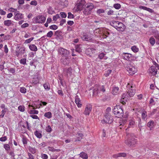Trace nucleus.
Masks as SVG:
<instances>
[{"label":"nucleus","mask_w":159,"mask_h":159,"mask_svg":"<svg viewBox=\"0 0 159 159\" xmlns=\"http://www.w3.org/2000/svg\"><path fill=\"white\" fill-rule=\"evenodd\" d=\"M110 24L118 31H123L125 29V25L122 23L118 21H111L110 22Z\"/></svg>","instance_id":"f257e3e1"},{"label":"nucleus","mask_w":159,"mask_h":159,"mask_svg":"<svg viewBox=\"0 0 159 159\" xmlns=\"http://www.w3.org/2000/svg\"><path fill=\"white\" fill-rule=\"evenodd\" d=\"M127 135L128 139L125 141V143L127 145L131 146L136 143V141L133 134H128Z\"/></svg>","instance_id":"f03ea898"},{"label":"nucleus","mask_w":159,"mask_h":159,"mask_svg":"<svg viewBox=\"0 0 159 159\" xmlns=\"http://www.w3.org/2000/svg\"><path fill=\"white\" fill-rule=\"evenodd\" d=\"M113 112L116 116L118 118L121 117L123 116V110L120 106H115L113 109Z\"/></svg>","instance_id":"7ed1b4c3"},{"label":"nucleus","mask_w":159,"mask_h":159,"mask_svg":"<svg viewBox=\"0 0 159 159\" xmlns=\"http://www.w3.org/2000/svg\"><path fill=\"white\" fill-rule=\"evenodd\" d=\"M25 51V48L24 47H20L19 46H17L16 47V50L15 51V56L17 57H19L20 56H21L23 54Z\"/></svg>","instance_id":"20e7f679"},{"label":"nucleus","mask_w":159,"mask_h":159,"mask_svg":"<svg viewBox=\"0 0 159 159\" xmlns=\"http://www.w3.org/2000/svg\"><path fill=\"white\" fill-rule=\"evenodd\" d=\"M46 18L43 16L39 15L33 19V21L36 23H43L46 20Z\"/></svg>","instance_id":"39448f33"},{"label":"nucleus","mask_w":159,"mask_h":159,"mask_svg":"<svg viewBox=\"0 0 159 159\" xmlns=\"http://www.w3.org/2000/svg\"><path fill=\"white\" fill-rule=\"evenodd\" d=\"M58 51L59 54L61 55V57H67L69 56L70 52L67 49L62 48H60L58 49Z\"/></svg>","instance_id":"423d86ee"},{"label":"nucleus","mask_w":159,"mask_h":159,"mask_svg":"<svg viewBox=\"0 0 159 159\" xmlns=\"http://www.w3.org/2000/svg\"><path fill=\"white\" fill-rule=\"evenodd\" d=\"M14 19L16 21H19L24 18V15L20 13L19 11H16L14 14Z\"/></svg>","instance_id":"0eeeda50"},{"label":"nucleus","mask_w":159,"mask_h":159,"mask_svg":"<svg viewBox=\"0 0 159 159\" xmlns=\"http://www.w3.org/2000/svg\"><path fill=\"white\" fill-rule=\"evenodd\" d=\"M81 38L83 40L89 41L90 42H93L94 40L91 37L89 36L86 34H84L81 36Z\"/></svg>","instance_id":"6e6552de"},{"label":"nucleus","mask_w":159,"mask_h":159,"mask_svg":"<svg viewBox=\"0 0 159 159\" xmlns=\"http://www.w3.org/2000/svg\"><path fill=\"white\" fill-rule=\"evenodd\" d=\"M106 89L104 86H96L95 87V91H100L101 92L99 93V95H102L105 91Z\"/></svg>","instance_id":"1a4fd4ad"},{"label":"nucleus","mask_w":159,"mask_h":159,"mask_svg":"<svg viewBox=\"0 0 159 159\" xmlns=\"http://www.w3.org/2000/svg\"><path fill=\"white\" fill-rule=\"evenodd\" d=\"M92 109V105L90 104H88L86 105L84 114L86 115H89Z\"/></svg>","instance_id":"9d476101"},{"label":"nucleus","mask_w":159,"mask_h":159,"mask_svg":"<svg viewBox=\"0 0 159 159\" xmlns=\"http://www.w3.org/2000/svg\"><path fill=\"white\" fill-rule=\"evenodd\" d=\"M122 56L124 59L127 61L129 60L130 57L135 58L134 55L128 53L124 52L122 54Z\"/></svg>","instance_id":"9b49d317"},{"label":"nucleus","mask_w":159,"mask_h":159,"mask_svg":"<svg viewBox=\"0 0 159 159\" xmlns=\"http://www.w3.org/2000/svg\"><path fill=\"white\" fill-rule=\"evenodd\" d=\"M112 120L113 119L110 115L106 114L103 120L106 123L111 124L112 122Z\"/></svg>","instance_id":"f8f14e48"},{"label":"nucleus","mask_w":159,"mask_h":159,"mask_svg":"<svg viewBox=\"0 0 159 159\" xmlns=\"http://www.w3.org/2000/svg\"><path fill=\"white\" fill-rule=\"evenodd\" d=\"M69 56H67V57H61V62L64 65H66L69 63Z\"/></svg>","instance_id":"ddd939ff"},{"label":"nucleus","mask_w":159,"mask_h":159,"mask_svg":"<svg viewBox=\"0 0 159 159\" xmlns=\"http://www.w3.org/2000/svg\"><path fill=\"white\" fill-rule=\"evenodd\" d=\"M75 102L78 107H81L82 106L81 102L78 96L76 95L75 98Z\"/></svg>","instance_id":"4468645a"},{"label":"nucleus","mask_w":159,"mask_h":159,"mask_svg":"<svg viewBox=\"0 0 159 159\" xmlns=\"http://www.w3.org/2000/svg\"><path fill=\"white\" fill-rule=\"evenodd\" d=\"M135 90L132 89H130L128 92H127V94L128 96L129 97H133L135 94Z\"/></svg>","instance_id":"2eb2a0df"},{"label":"nucleus","mask_w":159,"mask_h":159,"mask_svg":"<svg viewBox=\"0 0 159 159\" xmlns=\"http://www.w3.org/2000/svg\"><path fill=\"white\" fill-rule=\"evenodd\" d=\"M13 21L11 20H5L4 22V24L6 26H10L11 25H13V24L12 23Z\"/></svg>","instance_id":"dca6fc26"},{"label":"nucleus","mask_w":159,"mask_h":159,"mask_svg":"<svg viewBox=\"0 0 159 159\" xmlns=\"http://www.w3.org/2000/svg\"><path fill=\"white\" fill-rule=\"evenodd\" d=\"M119 91V88L118 87H114L112 88L111 93L113 95L117 94Z\"/></svg>","instance_id":"f3484780"},{"label":"nucleus","mask_w":159,"mask_h":159,"mask_svg":"<svg viewBox=\"0 0 159 159\" xmlns=\"http://www.w3.org/2000/svg\"><path fill=\"white\" fill-rule=\"evenodd\" d=\"M139 8L140 9H143L149 11V12L152 13L153 12V10L148 7H147L145 6H141L139 7Z\"/></svg>","instance_id":"a211bd4d"},{"label":"nucleus","mask_w":159,"mask_h":159,"mask_svg":"<svg viewBox=\"0 0 159 159\" xmlns=\"http://www.w3.org/2000/svg\"><path fill=\"white\" fill-rule=\"evenodd\" d=\"M126 155L125 153H119L113 155L112 157H113L116 158L119 157H125Z\"/></svg>","instance_id":"6ab92c4d"},{"label":"nucleus","mask_w":159,"mask_h":159,"mask_svg":"<svg viewBox=\"0 0 159 159\" xmlns=\"http://www.w3.org/2000/svg\"><path fill=\"white\" fill-rule=\"evenodd\" d=\"M39 82V80L38 76H35L34 77L32 80V84H36Z\"/></svg>","instance_id":"aec40b11"},{"label":"nucleus","mask_w":159,"mask_h":159,"mask_svg":"<svg viewBox=\"0 0 159 159\" xmlns=\"http://www.w3.org/2000/svg\"><path fill=\"white\" fill-rule=\"evenodd\" d=\"M86 8H88V10L91 12V11L94 7V5L92 3H87L85 5Z\"/></svg>","instance_id":"412c9836"},{"label":"nucleus","mask_w":159,"mask_h":159,"mask_svg":"<svg viewBox=\"0 0 159 159\" xmlns=\"http://www.w3.org/2000/svg\"><path fill=\"white\" fill-rule=\"evenodd\" d=\"M135 124L134 120L133 118H131L129 120V127H133L134 125Z\"/></svg>","instance_id":"4be33fe9"},{"label":"nucleus","mask_w":159,"mask_h":159,"mask_svg":"<svg viewBox=\"0 0 159 159\" xmlns=\"http://www.w3.org/2000/svg\"><path fill=\"white\" fill-rule=\"evenodd\" d=\"M80 155V157L83 159H87L88 158V156L87 154L84 152H81Z\"/></svg>","instance_id":"5701e85b"},{"label":"nucleus","mask_w":159,"mask_h":159,"mask_svg":"<svg viewBox=\"0 0 159 159\" xmlns=\"http://www.w3.org/2000/svg\"><path fill=\"white\" fill-rule=\"evenodd\" d=\"M30 49L33 51H36L37 50V48L36 46L34 44H31L29 46Z\"/></svg>","instance_id":"b1692460"},{"label":"nucleus","mask_w":159,"mask_h":159,"mask_svg":"<svg viewBox=\"0 0 159 159\" xmlns=\"http://www.w3.org/2000/svg\"><path fill=\"white\" fill-rule=\"evenodd\" d=\"M83 6L81 3H78L77 4L76 8V11H81L83 8Z\"/></svg>","instance_id":"393cba45"},{"label":"nucleus","mask_w":159,"mask_h":159,"mask_svg":"<svg viewBox=\"0 0 159 159\" xmlns=\"http://www.w3.org/2000/svg\"><path fill=\"white\" fill-rule=\"evenodd\" d=\"M137 72V70H126V73L128 75H133Z\"/></svg>","instance_id":"a878e982"},{"label":"nucleus","mask_w":159,"mask_h":159,"mask_svg":"<svg viewBox=\"0 0 159 159\" xmlns=\"http://www.w3.org/2000/svg\"><path fill=\"white\" fill-rule=\"evenodd\" d=\"M29 150L32 153L34 154L36 152V149L34 147H29Z\"/></svg>","instance_id":"bb28decb"},{"label":"nucleus","mask_w":159,"mask_h":159,"mask_svg":"<svg viewBox=\"0 0 159 159\" xmlns=\"http://www.w3.org/2000/svg\"><path fill=\"white\" fill-rule=\"evenodd\" d=\"M148 72L150 76L155 75L157 74V70L156 71V70H149V71H148Z\"/></svg>","instance_id":"cd10ccee"},{"label":"nucleus","mask_w":159,"mask_h":159,"mask_svg":"<svg viewBox=\"0 0 159 159\" xmlns=\"http://www.w3.org/2000/svg\"><path fill=\"white\" fill-rule=\"evenodd\" d=\"M101 92L100 91H95V88L93 90V96H101L102 95H99V93Z\"/></svg>","instance_id":"c85d7f7f"},{"label":"nucleus","mask_w":159,"mask_h":159,"mask_svg":"<svg viewBox=\"0 0 159 159\" xmlns=\"http://www.w3.org/2000/svg\"><path fill=\"white\" fill-rule=\"evenodd\" d=\"M149 42L151 45L153 46L155 43V40L153 37H151L149 39Z\"/></svg>","instance_id":"c756f323"},{"label":"nucleus","mask_w":159,"mask_h":159,"mask_svg":"<svg viewBox=\"0 0 159 159\" xmlns=\"http://www.w3.org/2000/svg\"><path fill=\"white\" fill-rule=\"evenodd\" d=\"M132 50L134 52H138L139 51V48L135 46H132L131 48Z\"/></svg>","instance_id":"7c9ffc66"},{"label":"nucleus","mask_w":159,"mask_h":159,"mask_svg":"<svg viewBox=\"0 0 159 159\" xmlns=\"http://www.w3.org/2000/svg\"><path fill=\"white\" fill-rule=\"evenodd\" d=\"M154 122L153 121H150L148 123L147 126L151 129V128H153L154 126Z\"/></svg>","instance_id":"2f4dec72"},{"label":"nucleus","mask_w":159,"mask_h":159,"mask_svg":"<svg viewBox=\"0 0 159 159\" xmlns=\"http://www.w3.org/2000/svg\"><path fill=\"white\" fill-rule=\"evenodd\" d=\"M44 116L45 117L49 119L52 117V113L50 112H47L45 113Z\"/></svg>","instance_id":"473e14b6"},{"label":"nucleus","mask_w":159,"mask_h":159,"mask_svg":"<svg viewBox=\"0 0 159 159\" xmlns=\"http://www.w3.org/2000/svg\"><path fill=\"white\" fill-rule=\"evenodd\" d=\"M48 12L50 14H52L54 13V11L52 7H49L48 9Z\"/></svg>","instance_id":"72a5a7b5"},{"label":"nucleus","mask_w":159,"mask_h":159,"mask_svg":"<svg viewBox=\"0 0 159 159\" xmlns=\"http://www.w3.org/2000/svg\"><path fill=\"white\" fill-rule=\"evenodd\" d=\"M83 13L85 15H87L90 13V11L88 10V8L85 7L83 11Z\"/></svg>","instance_id":"f704fd0d"},{"label":"nucleus","mask_w":159,"mask_h":159,"mask_svg":"<svg viewBox=\"0 0 159 159\" xmlns=\"http://www.w3.org/2000/svg\"><path fill=\"white\" fill-rule=\"evenodd\" d=\"M34 134L35 135L39 138H40L42 137V134L41 133L37 130L34 132Z\"/></svg>","instance_id":"c9c22d12"},{"label":"nucleus","mask_w":159,"mask_h":159,"mask_svg":"<svg viewBox=\"0 0 159 159\" xmlns=\"http://www.w3.org/2000/svg\"><path fill=\"white\" fill-rule=\"evenodd\" d=\"M113 7L116 9L119 10L121 7V5L119 3H116L113 5Z\"/></svg>","instance_id":"e433bc0d"},{"label":"nucleus","mask_w":159,"mask_h":159,"mask_svg":"<svg viewBox=\"0 0 159 159\" xmlns=\"http://www.w3.org/2000/svg\"><path fill=\"white\" fill-rule=\"evenodd\" d=\"M104 12V10L102 9H98L97 11V14L99 15H100L101 14L103 13Z\"/></svg>","instance_id":"4c0bfd02"},{"label":"nucleus","mask_w":159,"mask_h":159,"mask_svg":"<svg viewBox=\"0 0 159 159\" xmlns=\"http://www.w3.org/2000/svg\"><path fill=\"white\" fill-rule=\"evenodd\" d=\"M110 34L109 33L107 32V31L104 32V33L102 35V38L103 39L106 38Z\"/></svg>","instance_id":"58836bf2"},{"label":"nucleus","mask_w":159,"mask_h":159,"mask_svg":"<svg viewBox=\"0 0 159 159\" xmlns=\"http://www.w3.org/2000/svg\"><path fill=\"white\" fill-rule=\"evenodd\" d=\"M4 148L7 151H9L10 150V146L8 144H5L4 145Z\"/></svg>","instance_id":"ea45409f"},{"label":"nucleus","mask_w":159,"mask_h":159,"mask_svg":"<svg viewBox=\"0 0 159 159\" xmlns=\"http://www.w3.org/2000/svg\"><path fill=\"white\" fill-rule=\"evenodd\" d=\"M43 86L44 89L47 90H48L50 89V86L48 83L44 84Z\"/></svg>","instance_id":"a19ab883"},{"label":"nucleus","mask_w":159,"mask_h":159,"mask_svg":"<svg viewBox=\"0 0 159 159\" xmlns=\"http://www.w3.org/2000/svg\"><path fill=\"white\" fill-rule=\"evenodd\" d=\"M34 39V37H32L30 39H28L25 41V43H30L31 41H32Z\"/></svg>","instance_id":"79ce46f5"},{"label":"nucleus","mask_w":159,"mask_h":159,"mask_svg":"<svg viewBox=\"0 0 159 159\" xmlns=\"http://www.w3.org/2000/svg\"><path fill=\"white\" fill-rule=\"evenodd\" d=\"M154 37L156 39L158 40L159 41V33L157 31L155 32L154 33Z\"/></svg>","instance_id":"37998d69"},{"label":"nucleus","mask_w":159,"mask_h":159,"mask_svg":"<svg viewBox=\"0 0 159 159\" xmlns=\"http://www.w3.org/2000/svg\"><path fill=\"white\" fill-rule=\"evenodd\" d=\"M57 26L55 25H51L49 27V28L53 30H54L57 29Z\"/></svg>","instance_id":"c03bdc74"},{"label":"nucleus","mask_w":159,"mask_h":159,"mask_svg":"<svg viewBox=\"0 0 159 159\" xmlns=\"http://www.w3.org/2000/svg\"><path fill=\"white\" fill-rule=\"evenodd\" d=\"M48 149L49 151L52 152L58 151V150L55 149L52 147H48Z\"/></svg>","instance_id":"a18cd8bd"},{"label":"nucleus","mask_w":159,"mask_h":159,"mask_svg":"<svg viewBox=\"0 0 159 159\" xmlns=\"http://www.w3.org/2000/svg\"><path fill=\"white\" fill-rule=\"evenodd\" d=\"M53 34V32L52 31H50L48 32L47 34V37L48 38H51Z\"/></svg>","instance_id":"49530a36"},{"label":"nucleus","mask_w":159,"mask_h":159,"mask_svg":"<svg viewBox=\"0 0 159 159\" xmlns=\"http://www.w3.org/2000/svg\"><path fill=\"white\" fill-rule=\"evenodd\" d=\"M18 109L20 111L23 112L25 111V107L24 106H20L18 107Z\"/></svg>","instance_id":"de8ad7c7"},{"label":"nucleus","mask_w":159,"mask_h":159,"mask_svg":"<svg viewBox=\"0 0 159 159\" xmlns=\"http://www.w3.org/2000/svg\"><path fill=\"white\" fill-rule=\"evenodd\" d=\"M111 72V70H107L105 72V73L104 74V75L106 77H107L110 74Z\"/></svg>","instance_id":"09e8293b"},{"label":"nucleus","mask_w":159,"mask_h":159,"mask_svg":"<svg viewBox=\"0 0 159 159\" xmlns=\"http://www.w3.org/2000/svg\"><path fill=\"white\" fill-rule=\"evenodd\" d=\"M26 60L25 58L21 59L20 61V62L21 64L25 65L26 63Z\"/></svg>","instance_id":"8fccbe9b"},{"label":"nucleus","mask_w":159,"mask_h":159,"mask_svg":"<svg viewBox=\"0 0 159 159\" xmlns=\"http://www.w3.org/2000/svg\"><path fill=\"white\" fill-rule=\"evenodd\" d=\"M128 97H129L127 94V92H126L122 95L121 99H124L125 98H126L127 99Z\"/></svg>","instance_id":"3c124183"},{"label":"nucleus","mask_w":159,"mask_h":159,"mask_svg":"<svg viewBox=\"0 0 159 159\" xmlns=\"http://www.w3.org/2000/svg\"><path fill=\"white\" fill-rule=\"evenodd\" d=\"M20 91L22 93H25L26 92V89L25 87H21L20 88Z\"/></svg>","instance_id":"603ef678"},{"label":"nucleus","mask_w":159,"mask_h":159,"mask_svg":"<svg viewBox=\"0 0 159 159\" xmlns=\"http://www.w3.org/2000/svg\"><path fill=\"white\" fill-rule=\"evenodd\" d=\"M67 17L69 19H73L74 18V16L71 12L68 13V16Z\"/></svg>","instance_id":"864d4df0"},{"label":"nucleus","mask_w":159,"mask_h":159,"mask_svg":"<svg viewBox=\"0 0 159 159\" xmlns=\"http://www.w3.org/2000/svg\"><path fill=\"white\" fill-rule=\"evenodd\" d=\"M60 17L59 15L58 14H57L56 15L53 16V20L54 21H56L57 19Z\"/></svg>","instance_id":"5fc2aeb1"},{"label":"nucleus","mask_w":159,"mask_h":159,"mask_svg":"<svg viewBox=\"0 0 159 159\" xmlns=\"http://www.w3.org/2000/svg\"><path fill=\"white\" fill-rule=\"evenodd\" d=\"M147 116V112L145 111H143L142 114V117L143 119H144Z\"/></svg>","instance_id":"6e6d98bb"},{"label":"nucleus","mask_w":159,"mask_h":159,"mask_svg":"<svg viewBox=\"0 0 159 159\" xmlns=\"http://www.w3.org/2000/svg\"><path fill=\"white\" fill-rule=\"evenodd\" d=\"M30 116L33 119H39V118L36 115L32 114L30 115Z\"/></svg>","instance_id":"4d7b16f0"},{"label":"nucleus","mask_w":159,"mask_h":159,"mask_svg":"<svg viewBox=\"0 0 159 159\" xmlns=\"http://www.w3.org/2000/svg\"><path fill=\"white\" fill-rule=\"evenodd\" d=\"M61 32L59 30H57L55 32V34L57 37H59L61 35Z\"/></svg>","instance_id":"13d9d810"},{"label":"nucleus","mask_w":159,"mask_h":159,"mask_svg":"<svg viewBox=\"0 0 159 159\" xmlns=\"http://www.w3.org/2000/svg\"><path fill=\"white\" fill-rule=\"evenodd\" d=\"M46 130L47 132H50L52 130V129L50 125H48L46 128Z\"/></svg>","instance_id":"bf43d9fd"},{"label":"nucleus","mask_w":159,"mask_h":159,"mask_svg":"<svg viewBox=\"0 0 159 159\" xmlns=\"http://www.w3.org/2000/svg\"><path fill=\"white\" fill-rule=\"evenodd\" d=\"M60 15L62 18H65L66 17V13L64 12H60Z\"/></svg>","instance_id":"052dcab7"},{"label":"nucleus","mask_w":159,"mask_h":159,"mask_svg":"<svg viewBox=\"0 0 159 159\" xmlns=\"http://www.w3.org/2000/svg\"><path fill=\"white\" fill-rule=\"evenodd\" d=\"M79 137H78V140L80 141L82 139V137L83 136V135L82 133H78V134Z\"/></svg>","instance_id":"680f3d73"},{"label":"nucleus","mask_w":159,"mask_h":159,"mask_svg":"<svg viewBox=\"0 0 159 159\" xmlns=\"http://www.w3.org/2000/svg\"><path fill=\"white\" fill-rule=\"evenodd\" d=\"M10 12H16V11L17 9H16L13 8H10L8 10Z\"/></svg>","instance_id":"e2e57ef3"},{"label":"nucleus","mask_w":159,"mask_h":159,"mask_svg":"<svg viewBox=\"0 0 159 159\" xmlns=\"http://www.w3.org/2000/svg\"><path fill=\"white\" fill-rule=\"evenodd\" d=\"M105 55L103 53H101L98 55V57L101 59H102L104 57Z\"/></svg>","instance_id":"0e129e2a"},{"label":"nucleus","mask_w":159,"mask_h":159,"mask_svg":"<svg viewBox=\"0 0 159 159\" xmlns=\"http://www.w3.org/2000/svg\"><path fill=\"white\" fill-rule=\"evenodd\" d=\"M29 25L27 23H25L22 25H21V28H25L28 27Z\"/></svg>","instance_id":"69168bd1"},{"label":"nucleus","mask_w":159,"mask_h":159,"mask_svg":"<svg viewBox=\"0 0 159 159\" xmlns=\"http://www.w3.org/2000/svg\"><path fill=\"white\" fill-rule=\"evenodd\" d=\"M29 157L28 159H34L33 156L30 153H28Z\"/></svg>","instance_id":"338daca9"},{"label":"nucleus","mask_w":159,"mask_h":159,"mask_svg":"<svg viewBox=\"0 0 159 159\" xmlns=\"http://www.w3.org/2000/svg\"><path fill=\"white\" fill-rule=\"evenodd\" d=\"M41 157L43 159H47L48 158V156L46 154H41Z\"/></svg>","instance_id":"774afa93"}]
</instances>
